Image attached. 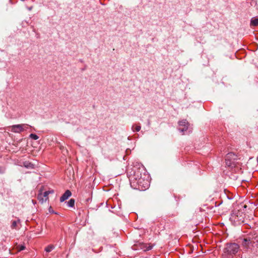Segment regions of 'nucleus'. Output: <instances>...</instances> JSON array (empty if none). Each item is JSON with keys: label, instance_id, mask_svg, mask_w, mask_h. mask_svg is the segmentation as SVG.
<instances>
[{"label": "nucleus", "instance_id": "aec40b11", "mask_svg": "<svg viewBox=\"0 0 258 258\" xmlns=\"http://www.w3.org/2000/svg\"><path fill=\"white\" fill-rule=\"evenodd\" d=\"M148 186H149V184H148V182H147L146 183V185H145V186H144V187H145V188H148Z\"/></svg>", "mask_w": 258, "mask_h": 258}, {"label": "nucleus", "instance_id": "0eeeda50", "mask_svg": "<svg viewBox=\"0 0 258 258\" xmlns=\"http://www.w3.org/2000/svg\"><path fill=\"white\" fill-rule=\"evenodd\" d=\"M72 195V193L69 190H67L62 195V196L60 198V202H63L69 197H70Z\"/></svg>", "mask_w": 258, "mask_h": 258}, {"label": "nucleus", "instance_id": "20e7f679", "mask_svg": "<svg viewBox=\"0 0 258 258\" xmlns=\"http://www.w3.org/2000/svg\"><path fill=\"white\" fill-rule=\"evenodd\" d=\"M254 242L249 237L242 239L241 244L245 250H252Z\"/></svg>", "mask_w": 258, "mask_h": 258}, {"label": "nucleus", "instance_id": "423d86ee", "mask_svg": "<svg viewBox=\"0 0 258 258\" xmlns=\"http://www.w3.org/2000/svg\"><path fill=\"white\" fill-rule=\"evenodd\" d=\"M179 126V131L181 132L184 133L188 129V123L186 119L179 121L178 122Z\"/></svg>", "mask_w": 258, "mask_h": 258}, {"label": "nucleus", "instance_id": "4be33fe9", "mask_svg": "<svg viewBox=\"0 0 258 258\" xmlns=\"http://www.w3.org/2000/svg\"><path fill=\"white\" fill-rule=\"evenodd\" d=\"M49 191H50V193H53V190H49Z\"/></svg>", "mask_w": 258, "mask_h": 258}, {"label": "nucleus", "instance_id": "39448f33", "mask_svg": "<svg viewBox=\"0 0 258 258\" xmlns=\"http://www.w3.org/2000/svg\"><path fill=\"white\" fill-rule=\"evenodd\" d=\"M153 247V245L151 244H147L143 243H140L138 245L134 246V249H142L143 251H147L151 250Z\"/></svg>", "mask_w": 258, "mask_h": 258}, {"label": "nucleus", "instance_id": "f3484780", "mask_svg": "<svg viewBox=\"0 0 258 258\" xmlns=\"http://www.w3.org/2000/svg\"><path fill=\"white\" fill-rule=\"evenodd\" d=\"M50 194V191H45L42 195H43V197L45 198V200L46 201L48 199V196Z\"/></svg>", "mask_w": 258, "mask_h": 258}, {"label": "nucleus", "instance_id": "412c9836", "mask_svg": "<svg viewBox=\"0 0 258 258\" xmlns=\"http://www.w3.org/2000/svg\"><path fill=\"white\" fill-rule=\"evenodd\" d=\"M142 179H139L138 183H139V184H140V183H141V182H142Z\"/></svg>", "mask_w": 258, "mask_h": 258}, {"label": "nucleus", "instance_id": "9b49d317", "mask_svg": "<svg viewBox=\"0 0 258 258\" xmlns=\"http://www.w3.org/2000/svg\"><path fill=\"white\" fill-rule=\"evenodd\" d=\"M37 199L41 203H44V202L46 201V200H45L44 197H43V195L42 193H39L37 196Z\"/></svg>", "mask_w": 258, "mask_h": 258}, {"label": "nucleus", "instance_id": "f257e3e1", "mask_svg": "<svg viewBox=\"0 0 258 258\" xmlns=\"http://www.w3.org/2000/svg\"><path fill=\"white\" fill-rule=\"evenodd\" d=\"M239 250V246L235 243L227 244L224 250L223 258H240L236 253Z\"/></svg>", "mask_w": 258, "mask_h": 258}, {"label": "nucleus", "instance_id": "6ab92c4d", "mask_svg": "<svg viewBox=\"0 0 258 258\" xmlns=\"http://www.w3.org/2000/svg\"><path fill=\"white\" fill-rule=\"evenodd\" d=\"M5 168L4 167H2V166H0V173L1 174H3L5 173Z\"/></svg>", "mask_w": 258, "mask_h": 258}, {"label": "nucleus", "instance_id": "f03ea898", "mask_svg": "<svg viewBox=\"0 0 258 258\" xmlns=\"http://www.w3.org/2000/svg\"><path fill=\"white\" fill-rule=\"evenodd\" d=\"M239 158H237V156L233 153H229L225 157V164L227 167L232 169L235 168V171L240 169L241 162Z\"/></svg>", "mask_w": 258, "mask_h": 258}, {"label": "nucleus", "instance_id": "dca6fc26", "mask_svg": "<svg viewBox=\"0 0 258 258\" xmlns=\"http://www.w3.org/2000/svg\"><path fill=\"white\" fill-rule=\"evenodd\" d=\"M30 138L33 140H36L38 139L39 137L34 134H31L29 136Z\"/></svg>", "mask_w": 258, "mask_h": 258}, {"label": "nucleus", "instance_id": "7ed1b4c3", "mask_svg": "<svg viewBox=\"0 0 258 258\" xmlns=\"http://www.w3.org/2000/svg\"><path fill=\"white\" fill-rule=\"evenodd\" d=\"M31 126L28 124L22 123L8 126L7 129L14 133L20 134L28 130Z\"/></svg>", "mask_w": 258, "mask_h": 258}, {"label": "nucleus", "instance_id": "2eb2a0df", "mask_svg": "<svg viewBox=\"0 0 258 258\" xmlns=\"http://www.w3.org/2000/svg\"><path fill=\"white\" fill-rule=\"evenodd\" d=\"M54 248V246L52 245H49L48 246H47L45 248V250L47 252H50L52 249H53V248Z\"/></svg>", "mask_w": 258, "mask_h": 258}, {"label": "nucleus", "instance_id": "a211bd4d", "mask_svg": "<svg viewBox=\"0 0 258 258\" xmlns=\"http://www.w3.org/2000/svg\"><path fill=\"white\" fill-rule=\"evenodd\" d=\"M17 248H18V250L19 251H22V250H23L25 249V246L24 245H19L18 247H17Z\"/></svg>", "mask_w": 258, "mask_h": 258}, {"label": "nucleus", "instance_id": "6e6552de", "mask_svg": "<svg viewBox=\"0 0 258 258\" xmlns=\"http://www.w3.org/2000/svg\"><path fill=\"white\" fill-rule=\"evenodd\" d=\"M141 126L140 124H134L132 127V130L133 132H138L140 131Z\"/></svg>", "mask_w": 258, "mask_h": 258}, {"label": "nucleus", "instance_id": "ddd939ff", "mask_svg": "<svg viewBox=\"0 0 258 258\" xmlns=\"http://www.w3.org/2000/svg\"><path fill=\"white\" fill-rule=\"evenodd\" d=\"M75 200L73 199H71L69 200V201L68 202V206L69 207L73 208L75 206Z\"/></svg>", "mask_w": 258, "mask_h": 258}, {"label": "nucleus", "instance_id": "1a4fd4ad", "mask_svg": "<svg viewBox=\"0 0 258 258\" xmlns=\"http://www.w3.org/2000/svg\"><path fill=\"white\" fill-rule=\"evenodd\" d=\"M20 223V219H17L16 220H13L12 221V223H11V228L12 229H17V226L18 225V224H19Z\"/></svg>", "mask_w": 258, "mask_h": 258}, {"label": "nucleus", "instance_id": "9d476101", "mask_svg": "<svg viewBox=\"0 0 258 258\" xmlns=\"http://www.w3.org/2000/svg\"><path fill=\"white\" fill-rule=\"evenodd\" d=\"M240 214H242V213L240 212L238 210H234L232 214V218H234V217L238 218L239 216L241 217L242 215ZM234 220H236V218H235Z\"/></svg>", "mask_w": 258, "mask_h": 258}, {"label": "nucleus", "instance_id": "f8f14e48", "mask_svg": "<svg viewBox=\"0 0 258 258\" xmlns=\"http://www.w3.org/2000/svg\"><path fill=\"white\" fill-rule=\"evenodd\" d=\"M250 24L253 26H256L258 25V18H252L250 21Z\"/></svg>", "mask_w": 258, "mask_h": 258}, {"label": "nucleus", "instance_id": "4468645a", "mask_svg": "<svg viewBox=\"0 0 258 258\" xmlns=\"http://www.w3.org/2000/svg\"><path fill=\"white\" fill-rule=\"evenodd\" d=\"M23 165L27 168H31L33 167V164L29 162H24L23 163Z\"/></svg>", "mask_w": 258, "mask_h": 258}]
</instances>
